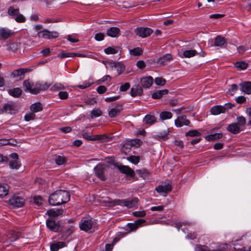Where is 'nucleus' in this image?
<instances>
[{
	"label": "nucleus",
	"instance_id": "49",
	"mask_svg": "<svg viewBox=\"0 0 251 251\" xmlns=\"http://www.w3.org/2000/svg\"><path fill=\"white\" fill-rule=\"evenodd\" d=\"M200 133L197 130H192L188 131L185 133L186 136H199L200 135Z\"/></svg>",
	"mask_w": 251,
	"mask_h": 251
},
{
	"label": "nucleus",
	"instance_id": "2",
	"mask_svg": "<svg viewBox=\"0 0 251 251\" xmlns=\"http://www.w3.org/2000/svg\"><path fill=\"white\" fill-rule=\"evenodd\" d=\"M182 50V54L180 55L181 58H191L195 56L196 55H199L201 57H204L205 53L203 52L201 47L198 45L196 49L195 50Z\"/></svg>",
	"mask_w": 251,
	"mask_h": 251
},
{
	"label": "nucleus",
	"instance_id": "46",
	"mask_svg": "<svg viewBox=\"0 0 251 251\" xmlns=\"http://www.w3.org/2000/svg\"><path fill=\"white\" fill-rule=\"evenodd\" d=\"M94 139L95 141L100 140L104 142L109 141L108 138L104 134L94 135Z\"/></svg>",
	"mask_w": 251,
	"mask_h": 251
},
{
	"label": "nucleus",
	"instance_id": "4",
	"mask_svg": "<svg viewBox=\"0 0 251 251\" xmlns=\"http://www.w3.org/2000/svg\"><path fill=\"white\" fill-rule=\"evenodd\" d=\"M94 226L93 221L89 218H83L79 223L81 230L91 232Z\"/></svg>",
	"mask_w": 251,
	"mask_h": 251
},
{
	"label": "nucleus",
	"instance_id": "5",
	"mask_svg": "<svg viewBox=\"0 0 251 251\" xmlns=\"http://www.w3.org/2000/svg\"><path fill=\"white\" fill-rule=\"evenodd\" d=\"M58 33L57 31H50L45 29L38 32L37 35L39 38H43L46 39H51L57 38L58 36Z\"/></svg>",
	"mask_w": 251,
	"mask_h": 251
},
{
	"label": "nucleus",
	"instance_id": "50",
	"mask_svg": "<svg viewBox=\"0 0 251 251\" xmlns=\"http://www.w3.org/2000/svg\"><path fill=\"white\" fill-rule=\"evenodd\" d=\"M127 160L132 163L137 164L139 162V157L138 156L131 155L127 158Z\"/></svg>",
	"mask_w": 251,
	"mask_h": 251
},
{
	"label": "nucleus",
	"instance_id": "3",
	"mask_svg": "<svg viewBox=\"0 0 251 251\" xmlns=\"http://www.w3.org/2000/svg\"><path fill=\"white\" fill-rule=\"evenodd\" d=\"M138 199L137 198L128 199L127 200H116L112 201L114 205H124L128 208L134 207L138 203Z\"/></svg>",
	"mask_w": 251,
	"mask_h": 251
},
{
	"label": "nucleus",
	"instance_id": "6",
	"mask_svg": "<svg viewBox=\"0 0 251 251\" xmlns=\"http://www.w3.org/2000/svg\"><path fill=\"white\" fill-rule=\"evenodd\" d=\"M25 200L18 196H14L9 200V204L15 207H21L25 204Z\"/></svg>",
	"mask_w": 251,
	"mask_h": 251
},
{
	"label": "nucleus",
	"instance_id": "63",
	"mask_svg": "<svg viewBox=\"0 0 251 251\" xmlns=\"http://www.w3.org/2000/svg\"><path fill=\"white\" fill-rule=\"evenodd\" d=\"M137 67L141 69H144L146 67V64L143 60L138 61L136 63Z\"/></svg>",
	"mask_w": 251,
	"mask_h": 251
},
{
	"label": "nucleus",
	"instance_id": "9",
	"mask_svg": "<svg viewBox=\"0 0 251 251\" xmlns=\"http://www.w3.org/2000/svg\"><path fill=\"white\" fill-rule=\"evenodd\" d=\"M175 126L177 127H180L183 126H191L190 122L188 120L185 115L178 116L175 121Z\"/></svg>",
	"mask_w": 251,
	"mask_h": 251
},
{
	"label": "nucleus",
	"instance_id": "37",
	"mask_svg": "<svg viewBox=\"0 0 251 251\" xmlns=\"http://www.w3.org/2000/svg\"><path fill=\"white\" fill-rule=\"evenodd\" d=\"M173 114L169 111H163L159 114V117L162 120L170 119L172 118Z\"/></svg>",
	"mask_w": 251,
	"mask_h": 251
},
{
	"label": "nucleus",
	"instance_id": "17",
	"mask_svg": "<svg viewBox=\"0 0 251 251\" xmlns=\"http://www.w3.org/2000/svg\"><path fill=\"white\" fill-rule=\"evenodd\" d=\"M140 82L142 87L149 88L153 83V78L151 76L143 77L141 79Z\"/></svg>",
	"mask_w": 251,
	"mask_h": 251
},
{
	"label": "nucleus",
	"instance_id": "8",
	"mask_svg": "<svg viewBox=\"0 0 251 251\" xmlns=\"http://www.w3.org/2000/svg\"><path fill=\"white\" fill-rule=\"evenodd\" d=\"M136 34L142 38L150 36L152 32V30L148 27H137L135 30Z\"/></svg>",
	"mask_w": 251,
	"mask_h": 251
},
{
	"label": "nucleus",
	"instance_id": "40",
	"mask_svg": "<svg viewBox=\"0 0 251 251\" xmlns=\"http://www.w3.org/2000/svg\"><path fill=\"white\" fill-rule=\"evenodd\" d=\"M9 165L10 168L12 169H18L21 167V164L18 160L10 161Z\"/></svg>",
	"mask_w": 251,
	"mask_h": 251
},
{
	"label": "nucleus",
	"instance_id": "58",
	"mask_svg": "<svg viewBox=\"0 0 251 251\" xmlns=\"http://www.w3.org/2000/svg\"><path fill=\"white\" fill-rule=\"evenodd\" d=\"M34 202L38 206L41 205L42 199L40 196H35L33 198Z\"/></svg>",
	"mask_w": 251,
	"mask_h": 251
},
{
	"label": "nucleus",
	"instance_id": "30",
	"mask_svg": "<svg viewBox=\"0 0 251 251\" xmlns=\"http://www.w3.org/2000/svg\"><path fill=\"white\" fill-rule=\"evenodd\" d=\"M22 93V90L20 88H15L8 90V94L16 98L19 97Z\"/></svg>",
	"mask_w": 251,
	"mask_h": 251
},
{
	"label": "nucleus",
	"instance_id": "56",
	"mask_svg": "<svg viewBox=\"0 0 251 251\" xmlns=\"http://www.w3.org/2000/svg\"><path fill=\"white\" fill-rule=\"evenodd\" d=\"M145 211H135L133 213V215L137 217H144L146 216Z\"/></svg>",
	"mask_w": 251,
	"mask_h": 251
},
{
	"label": "nucleus",
	"instance_id": "10",
	"mask_svg": "<svg viewBox=\"0 0 251 251\" xmlns=\"http://www.w3.org/2000/svg\"><path fill=\"white\" fill-rule=\"evenodd\" d=\"M49 86L47 82H37L34 84V90L32 91V94H37L40 91H45Z\"/></svg>",
	"mask_w": 251,
	"mask_h": 251
},
{
	"label": "nucleus",
	"instance_id": "42",
	"mask_svg": "<svg viewBox=\"0 0 251 251\" xmlns=\"http://www.w3.org/2000/svg\"><path fill=\"white\" fill-rule=\"evenodd\" d=\"M101 111L99 108H94L91 113V117L92 118L100 117L101 115Z\"/></svg>",
	"mask_w": 251,
	"mask_h": 251
},
{
	"label": "nucleus",
	"instance_id": "29",
	"mask_svg": "<svg viewBox=\"0 0 251 251\" xmlns=\"http://www.w3.org/2000/svg\"><path fill=\"white\" fill-rule=\"evenodd\" d=\"M168 93V90L167 89L158 90L152 94V98L153 99H160L163 95L167 94Z\"/></svg>",
	"mask_w": 251,
	"mask_h": 251
},
{
	"label": "nucleus",
	"instance_id": "53",
	"mask_svg": "<svg viewBox=\"0 0 251 251\" xmlns=\"http://www.w3.org/2000/svg\"><path fill=\"white\" fill-rule=\"evenodd\" d=\"M117 52L118 50L112 47H108L104 49V52L107 54H115Z\"/></svg>",
	"mask_w": 251,
	"mask_h": 251
},
{
	"label": "nucleus",
	"instance_id": "15",
	"mask_svg": "<svg viewBox=\"0 0 251 251\" xmlns=\"http://www.w3.org/2000/svg\"><path fill=\"white\" fill-rule=\"evenodd\" d=\"M172 185L170 184H167L164 185H159L156 187L155 190L158 193L160 194H167L172 190Z\"/></svg>",
	"mask_w": 251,
	"mask_h": 251
},
{
	"label": "nucleus",
	"instance_id": "35",
	"mask_svg": "<svg viewBox=\"0 0 251 251\" xmlns=\"http://www.w3.org/2000/svg\"><path fill=\"white\" fill-rule=\"evenodd\" d=\"M222 136L223 134L222 133H217L207 135L205 137V139L207 141H214L222 138Z\"/></svg>",
	"mask_w": 251,
	"mask_h": 251
},
{
	"label": "nucleus",
	"instance_id": "32",
	"mask_svg": "<svg viewBox=\"0 0 251 251\" xmlns=\"http://www.w3.org/2000/svg\"><path fill=\"white\" fill-rule=\"evenodd\" d=\"M142 93V89L139 86H137L136 87L131 89L130 93L132 97H134L137 96L141 95Z\"/></svg>",
	"mask_w": 251,
	"mask_h": 251
},
{
	"label": "nucleus",
	"instance_id": "28",
	"mask_svg": "<svg viewBox=\"0 0 251 251\" xmlns=\"http://www.w3.org/2000/svg\"><path fill=\"white\" fill-rule=\"evenodd\" d=\"M33 84L29 80H25L23 82V87L25 92H28L32 94V91L34 90Z\"/></svg>",
	"mask_w": 251,
	"mask_h": 251
},
{
	"label": "nucleus",
	"instance_id": "11",
	"mask_svg": "<svg viewBox=\"0 0 251 251\" xmlns=\"http://www.w3.org/2000/svg\"><path fill=\"white\" fill-rule=\"evenodd\" d=\"M123 109L122 104H118L114 107L109 109L108 116L110 118L116 117L121 113Z\"/></svg>",
	"mask_w": 251,
	"mask_h": 251
},
{
	"label": "nucleus",
	"instance_id": "64",
	"mask_svg": "<svg viewBox=\"0 0 251 251\" xmlns=\"http://www.w3.org/2000/svg\"><path fill=\"white\" fill-rule=\"evenodd\" d=\"M196 251H210L208 250L206 247H201L198 246L195 248Z\"/></svg>",
	"mask_w": 251,
	"mask_h": 251
},
{
	"label": "nucleus",
	"instance_id": "27",
	"mask_svg": "<svg viewBox=\"0 0 251 251\" xmlns=\"http://www.w3.org/2000/svg\"><path fill=\"white\" fill-rule=\"evenodd\" d=\"M226 43V40L225 38L220 35H218L215 38L214 44H212L211 46L222 47Z\"/></svg>",
	"mask_w": 251,
	"mask_h": 251
},
{
	"label": "nucleus",
	"instance_id": "57",
	"mask_svg": "<svg viewBox=\"0 0 251 251\" xmlns=\"http://www.w3.org/2000/svg\"><path fill=\"white\" fill-rule=\"evenodd\" d=\"M35 115L33 113H29L25 116V119L26 121H29L34 119Z\"/></svg>",
	"mask_w": 251,
	"mask_h": 251
},
{
	"label": "nucleus",
	"instance_id": "54",
	"mask_svg": "<svg viewBox=\"0 0 251 251\" xmlns=\"http://www.w3.org/2000/svg\"><path fill=\"white\" fill-rule=\"evenodd\" d=\"M75 54L74 52H68L65 53L63 52L59 55V57L61 58H68V57H75Z\"/></svg>",
	"mask_w": 251,
	"mask_h": 251
},
{
	"label": "nucleus",
	"instance_id": "39",
	"mask_svg": "<svg viewBox=\"0 0 251 251\" xmlns=\"http://www.w3.org/2000/svg\"><path fill=\"white\" fill-rule=\"evenodd\" d=\"M19 44L16 43H12L7 45V50L16 52L19 48Z\"/></svg>",
	"mask_w": 251,
	"mask_h": 251
},
{
	"label": "nucleus",
	"instance_id": "12",
	"mask_svg": "<svg viewBox=\"0 0 251 251\" xmlns=\"http://www.w3.org/2000/svg\"><path fill=\"white\" fill-rule=\"evenodd\" d=\"M173 60L172 56L171 54L168 53L160 57L157 60L156 63L158 66H162L166 65L169 62Z\"/></svg>",
	"mask_w": 251,
	"mask_h": 251
},
{
	"label": "nucleus",
	"instance_id": "19",
	"mask_svg": "<svg viewBox=\"0 0 251 251\" xmlns=\"http://www.w3.org/2000/svg\"><path fill=\"white\" fill-rule=\"evenodd\" d=\"M140 140L137 139L135 140H131L126 143L122 148V151H125L126 149H130L131 147L133 146H135L137 147H139L140 145Z\"/></svg>",
	"mask_w": 251,
	"mask_h": 251
},
{
	"label": "nucleus",
	"instance_id": "41",
	"mask_svg": "<svg viewBox=\"0 0 251 251\" xmlns=\"http://www.w3.org/2000/svg\"><path fill=\"white\" fill-rule=\"evenodd\" d=\"M19 13V9L18 8H14L11 6L8 8V14L12 16H16Z\"/></svg>",
	"mask_w": 251,
	"mask_h": 251
},
{
	"label": "nucleus",
	"instance_id": "62",
	"mask_svg": "<svg viewBox=\"0 0 251 251\" xmlns=\"http://www.w3.org/2000/svg\"><path fill=\"white\" fill-rule=\"evenodd\" d=\"M106 88L105 86H103V85H101V86H99L97 88V92L99 93V94H103L104 93V92H106Z\"/></svg>",
	"mask_w": 251,
	"mask_h": 251
},
{
	"label": "nucleus",
	"instance_id": "60",
	"mask_svg": "<svg viewBox=\"0 0 251 251\" xmlns=\"http://www.w3.org/2000/svg\"><path fill=\"white\" fill-rule=\"evenodd\" d=\"M15 20L17 22L22 23V22H24L25 21V18L24 17V16L23 15L20 14L19 13L16 16V17L15 18Z\"/></svg>",
	"mask_w": 251,
	"mask_h": 251
},
{
	"label": "nucleus",
	"instance_id": "38",
	"mask_svg": "<svg viewBox=\"0 0 251 251\" xmlns=\"http://www.w3.org/2000/svg\"><path fill=\"white\" fill-rule=\"evenodd\" d=\"M129 53L133 56H139L143 53V50L141 48L137 47L130 50Z\"/></svg>",
	"mask_w": 251,
	"mask_h": 251
},
{
	"label": "nucleus",
	"instance_id": "61",
	"mask_svg": "<svg viewBox=\"0 0 251 251\" xmlns=\"http://www.w3.org/2000/svg\"><path fill=\"white\" fill-rule=\"evenodd\" d=\"M107 69L112 68H115L116 65L117 64V62H106L104 63Z\"/></svg>",
	"mask_w": 251,
	"mask_h": 251
},
{
	"label": "nucleus",
	"instance_id": "26",
	"mask_svg": "<svg viewBox=\"0 0 251 251\" xmlns=\"http://www.w3.org/2000/svg\"><path fill=\"white\" fill-rule=\"evenodd\" d=\"M225 112V108L222 105H216L211 108V113L212 115H217Z\"/></svg>",
	"mask_w": 251,
	"mask_h": 251
},
{
	"label": "nucleus",
	"instance_id": "14",
	"mask_svg": "<svg viewBox=\"0 0 251 251\" xmlns=\"http://www.w3.org/2000/svg\"><path fill=\"white\" fill-rule=\"evenodd\" d=\"M119 171L123 174L130 177H133L135 176L134 171L127 166L120 165L118 166Z\"/></svg>",
	"mask_w": 251,
	"mask_h": 251
},
{
	"label": "nucleus",
	"instance_id": "55",
	"mask_svg": "<svg viewBox=\"0 0 251 251\" xmlns=\"http://www.w3.org/2000/svg\"><path fill=\"white\" fill-rule=\"evenodd\" d=\"M238 90V86L236 84H233L231 85L230 88L229 89V93L233 96L235 92Z\"/></svg>",
	"mask_w": 251,
	"mask_h": 251
},
{
	"label": "nucleus",
	"instance_id": "25",
	"mask_svg": "<svg viewBox=\"0 0 251 251\" xmlns=\"http://www.w3.org/2000/svg\"><path fill=\"white\" fill-rule=\"evenodd\" d=\"M120 30L117 27H111L107 30V35L111 37H117L120 35Z\"/></svg>",
	"mask_w": 251,
	"mask_h": 251
},
{
	"label": "nucleus",
	"instance_id": "7",
	"mask_svg": "<svg viewBox=\"0 0 251 251\" xmlns=\"http://www.w3.org/2000/svg\"><path fill=\"white\" fill-rule=\"evenodd\" d=\"M46 225L50 230L53 232H57L61 229L59 223L51 219H49L46 220Z\"/></svg>",
	"mask_w": 251,
	"mask_h": 251
},
{
	"label": "nucleus",
	"instance_id": "18",
	"mask_svg": "<svg viewBox=\"0 0 251 251\" xmlns=\"http://www.w3.org/2000/svg\"><path fill=\"white\" fill-rule=\"evenodd\" d=\"M227 130L233 134H237L242 130V128L237 123H232L228 126Z\"/></svg>",
	"mask_w": 251,
	"mask_h": 251
},
{
	"label": "nucleus",
	"instance_id": "44",
	"mask_svg": "<svg viewBox=\"0 0 251 251\" xmlns=\"http://www.w3.org/2000/svg\"><path fill=\"white\" fill-rule=\"evenodd\" d=\"M64 88V86L62 84L57 83L50 88V90L52 91H57Z\"/></svg>",
	"mask_w": 251,
	"mask_h": 251
},
{
	"label": "nucleus",
	"instance_id": "47",
	"mask_svg": "<svg viewBox=\"0 0 251 251\" xmlns=\"http://www.w3.org/2000/svg\"><path fill=\"white\" fill-rule=\"evenodd\" d=\"M237 124L240 126V127L244 126L246 123V120L243 116H239L237 118Z\"/></svg>",
	"mask_w": 251,
	"mask_h": 251
},
{
	"label": "nucleus",
	"instance_id": "23",
	"mask_svg": "<svg viewBox=\"0 0 251 251\" xmlns=\"http://www.w3.org/2000/svg\"><path fill=\"white\" fill-rule=\"evenodd\" d=\"M143 123L149 125H151L156 122V118L154 115L149 114L145 116Z\"/></svg>",
	"mask_w": 251,
	"mask_h": 251
},
{
	"label": "nucleus",
	"instance_id": "59",
	"mask_svg": "<svg viewBox=\"0 0 251 251\" xmlns=\"http://www.w3.org/2000/svg\"><path fill=\"white\" fill-rule=\"evenodd\" d=\"M129 87H130L129 83L128 82H126V83H125V84L122 85L120 86V90L121 91L124 92V91H126L127 89H128L129 88Z\"/></svg>",
	"mask_w": 251,
	"mask_h": 251
},
{
	"label": "nucleus",
	"instance_id": "20",
	"mask_svg": "<svg viewBox=\"0 0 251 251\" xmlns=\"http://www.w3.org/2000/svg\"><path fill=\"white\" fill-rule=\"evenodd\" d=\"M240 86L241 90L244 92L246 94H251V82L245 81L243 83H240Z\"/></svg>",
	"mask_w": 251,
	"mask_h": 251
},
{
	"label": "nucleus",
	"instance_id": "34",
	"mask_svg": "<svg viewBox=\"0 0 251 251\" xmlns=\"http://www.w3.org/2000/svg\"><path fill=\"white\" fill-rule=\"evenodd\" d=\"M26 72V69L24 68H20L14 70L11 74V76L13 77L20 76L24 75Z\"/></svg>",
	"mask_w": 251,
	"mask_h": 251
},
{
	"label": "nucleus",
	"instance_id": "51",
	"mask_svg": "<svg viewBox=\"0 0 251 251\" xmlns=\"http://www.w3.org/2000/svg\"><path fill=\"white\" fill-rule=\"evenodd\" d=\"M65 161V159L64 157L58 155L55 157V161L56 163L58 165H62Z\"/></svg>",
	"mask_w": 251,
	"mask_h": 251
},
{
	"label": "nucleus",
	"instance_id": "1",
	"mask_svg": "<svg viewBox=\"0 0 251 251\" xmlns=\"http://www.w3.org/2000/svg\"><path fill=\"white\" fill-rule=\"evenodd\" d=\"M70 200L69 193L65 190H57L50 195L49 198V202L51 205H58L65 203Z\"/></svg>",
	"mask_w": 251,
	"mask_h": 251
},
{
	"label": "nucleus",
	"instance_id": "48",
	"mask_svg": "<svg viewBox=\"0 0 251 251\" xmlns=\"http://www.w3.org/2000/svg\"><path fill=\"white\" fill-rule=\"evenodd\" d=\"M115 68L117 69L118 75H120L125 69L124 65L120 62H117Z\"/></svg>",
	"mask_w": 251,
	"mask_h": 251
},
{
	"label": "nucleus",
	"instance_id": "24",
	"mask_svg": "<svg viewBox=\"0 0 251 251\" xmlns=\"http://www.w3.org/2000/svg\"><path fill=\"white\" fill-rule=\"evenodd\" d=\"M146 221L144 219H139L133 223H129L127 226L131 231H134L136 230L139 226L145 223Z\"/></svg>",
	"mask_w": 251,
	"mask_h": 251
},
{
	"label": "nucleus",
	"instance_id": "13",
	"mask_svg": "<svg viewBox=\"0 0 251 251\" xmlns=\"http://www.w3.org/2000/svg\"><path fill=\"white\" fill-rule=\"evenodd\" d=\"M104 166L103 165L99 164L94 168L96 176L102 180L105 179L104 175Z\"/></svg>",
	"mask_w": 251,
	"mask_h": 251
},
{
	"label": "nucleus",
	"instance_id": "33",
	"mask_svg": "<svg viewBox=\"0 0 251 251\" xmlns=\"http://www.w3.org/2000/svg\"><path fill=\"white\" fill-rule=\"evenodd\" d=\"M8 186L7 185L0 184V197H4L8 194Z\"/></svg>",
	"mask_w": 251,
	"mask_h": 251
},
{
	"label": "nucleus",
	"instance_id": "21",
	"mask_svg": "<svg viewBox=\"0 0 251 251\" xmlns=\"http://www.w3.org/2000/svg\"><path fill=\"white\" fill-rule=\"evenodd\" d=\"M64 213V210L62 209H51L47 211V213L50 218H54L57 217L59 215H62Z\"/></svg>",
	"mask_w": 251,
	"mask_h": 251
},
{
	"label": "nucleus",
	"instance_id": "16",
	"mask_svg": "<svg viewBox=\"0 0 251 251\" xmlns=\"http://www.w3.org/2000/svg\"><path fill=\"white\" fill-rule=\"evenodd\" d=\"M15 106L14 103L8 102L3 106L2 109V112L13 114L15 113Z\"/></svg>",
	"mask_w": 251,
	"mask_h": 251
},
{
	"label": "nucleus",
	"instance_id": "45",
	"mask_svg": "<svg viewBox=\"0 0 251 251\" xmlns=\"http://www.w3.org/2000/svg\"><path fill=\"white\" fill-rule=\"evenodd\" d=\"M155 138L158 140H165L168 139V133L166 132L160 133L155 136Z\"/></svg>",
	"mask_w": 251,
	"mask_h": 251
},
{
	"label": "nucleus",
	"instance_id": "36",
	"mask_svg": "<svg viewBox=\"0 0 251 251\" xmlns=\"http://www.w3.org/2000/svg\"><path fill=\"white\" fill-rule=\"evenodd\" d=\"M43 108L40 102H35L30 106V110L33 112H38L41 111Z\"/></svg>",
	"mask_w": 251,
	"mask_h": 251
},
{
	"label": "nucleus",
	"instance_id": "31",
	"mask_svg": "<svg viewBox=\"0 0 251 251\" xmlns=\"http://www.w3.org/2000/svg\"><path fill=\"white\" fill-rule=\"evenodd\" d=\"M65 246V243L63 242H58L50 245V250L52 251H57L59 249Z\"/></svg>",
	"mask_w": 251,
	"mask_h": 251
},
{
	"label": "nucleus",
	"instance_id": "22",
	"mask_svg": "<svg viewBox=\"0 0 251 251\" xmlns=\"http://www.w3.org/2000/svg\"><path fill=\"white\" fill-rule=\"evenodd\" d=\"M13 32L8 28L2 27L0 28V36L2 39H7L10 37L13 34Z\"/></svg>",
	"mask_w": 251,
	"mask_h": 251
},
{
	"label": "nucleus",
	"instance_id": "52",
	"mask_svg": "<svg viewBox=\"0 0 251 251\" xmlns=\"http://www.w3.org/2000/svg\"><path fill=\"white\" fill-rule=\"evenodd\" d=\"M166 80L162 77H156L155 78V83L157 85L163 86L165 84Z\"/></svg>",
	"mask_w": 251,
	"mask_h": 251
},
{
	"label": "nucleus",
	"instance_id": "43",
	"mask_svg": "<svg viewBox=\"0 0 251 251\" xmlns=\"http://www.w3.org/2000/svg\"><path fill=\"white\" fill-rule=\"evenodd\" d=\"M235 67L240 70H244L248 67V64L245 62H237L235 64Z\"/></svg>",
	"mask_w": 251,
	"mask_h": 251
}]
</instances>
